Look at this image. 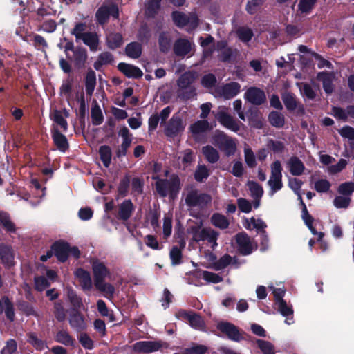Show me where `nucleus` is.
Here are the masks:
<instances>
[{
    "mask_svg": "<svg viewBox=\"0 0 354 354\" xmlns=\"http://www.w3.org/2000/svg\"><path fill=\"white\" fill-rule=\"evenodd\" d=\"M91 266L95 288L101 292L106 293L109 297H113L115 292L114 286L111 283H105L106 278L111 275L110 270L103 262L98 259L93 260Z\"/></svg>",
    "mask_w": 354,
    "mask_h": 354,
    "instance_id": "nucleus-1",
    "label": "nucleus"
},
{
    "mask_svg": "<svg viewBox=\"0 0 354 354\" xmlns=\"http://www.w3.org/2000/svg\"><path fill=\"white\" fill-rule=\"evenodd\" d=\"M152 179L156 180L155 189L160 197L169 196L171 200L176 198L181 189L180 179L177 174H173L169 179L160 178L158 175L153 176Z\"/></svg>",
    "mask_w": 354,
    "mask_h": 354,
    "instance_id": "nucleus-2",
    "label": "nucleus"
},
{
    "mask_svg": "<svg viewBox=\"0 0 354 354\" xmlns=\"http://www.w3.org/2000/svg\"><path fill=\"white\" fill-rule=\"evenodd\" d=\"M212 143L227 156L234 154L236 145L233 138L229 137L225 132L216 130L212 136Z\"/></svg>",
    "mask_w": 354,
    "mask_h": 354,
    "instance_id": "nucleus-3",
    "label": "nucleus"
},
{
    "mask_svg": "<svg viewBox=\"0 0 354 354\" xmlns=\"http://www.w3.org/2000/svg\"><path fill=\"white\" fill-rule=\"evenodd\" d=\"M192 239L195 242L201 241H207L208 243H212V248L218 245L216 242L219 233L216 230L209 227H204L201 229L200 226H194L192 227Z\"/></svg>",
    "mask_w": 354,
    "mask_h": 354,
    "instance_id": "nucleus-4",
    "label": "nucleus"
},
{
    "mask_svg": "<svg viewBox=\"0 0 354 354\" xmlns=\"http://www.w3.org/2000/svg\"><path fill=\"white\" fill-rule=\"evenodd\" d=\"M216 329L231 341L239 342L244 339L243 335L245 333L238 326L227 321L218 322Z\"/></svg>",
    "mask_w": 354,
    "mask_h": 354,
    "instance_id": "nucleus-5",
    "label": "nucleus"
},
{
    "mask_svg": "<svg viewBox=\"0 0 354 354\" xmlns=\"http://www.w3.org/2000/svg\"><path fill=\"white\" fill-rule=\"evenodd\" d=\"M168 347L167 342L158 341H139L132 346V350L137 353H151L159 351L161 348Z\"/></svg>",
    "mask_w": 354,
    "mask_h": 354,
    "instance_id": "nucleus-6",
    "label": "nucleus"
},
{
    "mask_svg": "<svg viewBox=\"0 0 354 354\" xmlns=\"http://www.w3.org/2000/svg\"><path fill=\"white\" fill-rule=\"evenodd\" d=\"M211 202L212 196L209 194H198L197 190L189 192L185 197V204L190 207H205Z\"/></svg>",
    "mask_w": 354,
    "mask_h": 354,
    "instance_id": "nucleus-7",
    "label": "nucleus"
},
{
    "mask_svg": "<svg viewBox=\"0 0 354 354\" xmlns=\"http://www.w3.org/2000/svg\"><path fill=\"white\" fill-rule=\"evenodd\" d=\"M185 124L182 118L177 114L173 115L165 128V134L169 138H175L180 135L185 130Z\"/></svg>",
    "mask_w": 354,
    "mask_h": 354,
    "instance_id": "nucleus-8",
    "label": "nucleus"
},
{
    "mask_svg": "<svg viewBox=\"0 0 354 354\" xmlns=\"http://www.w3.org/2000/svg\"><path fill=\"white\" fill-rule=\"evenodd\" d=\"M174 23L180 27L188 26V30L196 28L198 25V18L195 14L187 15L182 12H174L172 14Z\"/></svg>",
    "mask_w": 354,
    "mask_h": 354,
    "instance_id": "nucleus-9",
    "label": "nucleus"
},
{
    "mask_svg": "<svg viewBox=\"0 0 354 354\" xmlns=\"http://www.w3.org/2000/svg\"><path fill=\"white\" fill-rule=\"evenodd\" d=\"M135 206L131 199H125L119 204L118 210L114 213L118 220L127 222L133 215Z\"/></svg>",
    "mask_w": 354,
    "mask_h": 354,
    "instance_id": "nucleus-10",
    "label": "nucleus"
},
{
    "mask_svg": "<svg viewBox=\"0 0 354 354\" xmlns=\"http://www.w3.org/2000/svg\"><path fill=\"white\" fill-rule=\"evenodd\" d=\"M216 118L222 126L234 132H238L240 129V125L243 124L241 122L235 120L230 114L225 111L219 112Z\"/></svg>",
    "mask_w": 354,
    "mask_h": 354,
    "instance_id": "nucleus-11",
    "label": "nucleus"
},
{
    "mask_svg": "<svg viewBox=\"0 0 354 354\" xmlns=\"http://www.w3.org/2000/svg\"><path fill=\"white\" fill-rule=\"evenodd\" d=\"M54 255L59 262L64 263L68 258L70 244L64 241H56L51 245Z\"/></svg>",
    "mask_w": 354,
    "mask_h": 354,
    "instance_id": "nucleus-12",
    "label": "nucleus"
},
{
    "mask_svg": "<svg viewBox=\"0 0 354 354\" xmlns=\"http://www.w3.org/2000/svg\"><path fill=\"white\" fill-rule=\"evenodd\" d=\"M235 237L239 252L243 256L250 254L253 251V248L247 233L244 232L238 233Z\"/></svg>",
    "mask_w": 354,
    "mask_h": 354,
    "instance_id": "nucleus-13",
    "label": "nucleus"
},
{
    "mask_svg": "<svg viewBox=\"0 0 354 354\" xmlns=\"http://www.w3.org/2000/svg\"><path fill=\"white\" fill-rule=\"evenodd\" d=\"M68 323L70 326L77 333H81L87 328L85 317L80 311L71 312Z\"/></svg>",
    "mask_w": 354,
    "mask_h": 354,
    "instance_id": "nucleus-14",
    "label": "nucleus"
},
{
    "mask_svg": "<svg viewBox=\"0 0 354 354\" xmlns=\"http://www.w3.org/2000/svg\"><path fill=\"white\" fill-rule=\"evenodd\" d=\"M74 275L78 279L80 286L84 291H90L93 288V282L88 271L78 268L75 270Z\"/></svg>",
    "mask_w": 354,
    "mask_h": 354,
    "instance_id": "nucleus-15",
    "label": "nucleus"
},
{
    "mask_svg": "<svg viewBox=\"0 0 354 354\" xmlns=\"http://www.w3.org/2000/svg\"><path fill=\"white\" fill-rule=\"evenodd\" d=\"M180 317L185 320H187L189 325L194 329L201 330L204 326V321L201 315L194 312H187L185 310H181L178 312Z\"/></svg>",
    "mask_w": 354,
    "mask_h": 354,
    "instance_id": "nucleus-16",
    "label": "nucleus"
},
{
    "mask_svg": "<svg viewBox=\"0 0 354 354\" xmlns=\"http://www.w3.org/2000/svg\"><path fill=\"white\" fill-rule=\"evenodd\" d=\"M51 136L54 145L62 152H66L69 149V143L67 138L57 128L51 131Z\"/></svg>",
    "mask_w": 354,
    "mask_h": 354,
    "instance_id": "nucleus-17",
    "label": "nucleus"
},
{
    "mask_svg": "<svg viewBox=\"0 0 354 354\" xmlns=\"http://www.w3.org/2000/svg\"><path fill=\"white\" fill-rule=\"evenodd\" d=\"M0 259L6 268H10L14 266V253L10 246L0 244Z\"/></svg>",
    "mask_w": 354,
    "mask_h": 354,
    "instance_id": "nucleus-18",
    "label": "nucleus"
},
{
    "mask_svg": "<svg viewBox=\"0 0 354 354\" xmlns=\"http://www.w3.org/2000/svg\"><path fill=\"white\" fill-rule=\"evenodd\" d=\"M245 98L248 102L255 105H261L266 100L263 90H246Z\"/></svg>",
    "mask_w": 354,
    "mask_h": 354,
    "instance_id": "nucleus-19",
    "label": "nucleus"
},
{
    "mask_svg": "<svg viewBox=\"0 0 354 354\" xmlns=\"http://www.w3.org/2000/svg\"><path fill=\"white\" fill-rule=\"evenodd\" d=\"M287 165L292 176H301L304 171L305 165L297 156L290 157Z\"/></svg>",
    "mask_w": 354,
    "mask_h": 354,
    "instance_id": "nucleus-20",
    "label": "nucleus"
},
{
    "mask_svg": "<svg viewBox=\"0 0 354 354\" xmlns=\"http://www.w3.org/2000/svg\"><path fill=\"white\" fill-rule=\"evenodd\" d=\"M192 44L187 39H179L176 41L174 51L177 56H185L192 50Z\"/></svg>",
    "mask_w": 354,
    "mask_h": 354,
    "instance_id": "nucleus-21",
    "label": "nucleus"
},
{
    "mask_svg": "<svg viewBox=\"0 0 354 354\" xmlns=\"http://www.w3.org/2000/svg\"><path fill=\"white\" fill-rule=\"evenodd\" d=\"M66 295L71 304V312L80 311L81 308L83 306L82 299L77 295L76 291L71 287L68 288Z\"/></svg>",
    "mask_w": 354,
    "mask_h": 354,
    "instance_id": "nucleus-22",
    "label": "nucleus"
},
{
    "mask_svg": "<svg viewBox=\"0 0 354 354\" xmlns=\"http://www.w3.org/2000/svg\"><path fill=\"white\" fill-rule=\"evenodd\" d=\"M118 69L128 77L137 78L142 75V71L137 66L120 63L118 64Z\"/></svg>",
    "mask_w": 354,
    "mask_h": 354,
    "instance_id": "nucleus-23",
    "label": "nucleus"
},
{
    "mask_svg": "<svg viewBox=\"0 0 354 354\" xmlns=\"http://www.w3.org/2000/svg\"><path fill=\"white\" fill-rule=\"evenodd\" d=\"M55 342L60 343L66 346L75 347L76 342L75 339L69 334L67 330H59L55 337Z\"/></svg>",
    "mask_w": 354,
    "mask_h": 354,
    "instance_id": "nucleus-24",
    "label": "nucleus"
},
{
    "mask_svg": "<svg viewBox=\"0 0 354 354\" xmlns=\"http://www.w3.org/2000/svg\"><path fill=\"white\" fill-rule=\"evenodd\" d=\"M278 306V310L281 313V315L283 317H286L285 319V323L290 325L292 324L293 321V309L292 306H288L286 301L285 300H281L279 303L277 304Z\"/></svg>",
    "mask_w": 354,
    "mask_h": 354,
    "instance_id": "nucleus-25",
    "label": "nucleus"
},
{
    "mask_svg": "<svg viewBox=\"0 0 354 354\" xmlns=\"http://www.w3.org/2000/svg\"><path fill=\"white\" fill-rule=\"evenodd\" d=\"M201 152L206 160L211 164L217 162L220 158L218 151L212 145H208L203 147Z\"/></svg>",
    "mask_w": 354,
    "mask_h": 354,
    "instance_id": "nucleus-26",
    "label": "nucleus"
},
{
    "mask_svg": "<svg viewBox=\"0 0 354 354\" xmlns=\"http://www.w3.org/2000/svg\"><path fill=\"white\" fill-rule=\"evenodd\" d=\"M281 98L288 111H293L297 109V101L293 93L288 92V90H285V91L281 93Z\"/></svg>",
    "mask_w": 354,
    "mask_h": 354,
    "instance_id": "nucleus-27",
    "label": "nucleus"
},
{
    "mask_svg": "<svg viewBox=\"0 0 354 354\" xmlns=\"http://www.w3.org/2000/svg\"><path fill=\"white\" fill-rule=\"evenodd\" d=\"M212 224L221 230H225L229 227L230 222L227 217L220 213H214L211 217Z\"/></svg>",
    "mask_w": 354,
    "mask_h": 354,
    "instance_id": "nucleus-28",
    "label": "nucleus"
},
{
    "mask_svg": "<svg viewBox=\"0 0 354 354\" xmlns=\"http://www.w3.org/2000/svg\"><path fill=\"white\" fill-rule=\"evenodd\" d=\"M216 48L219 53L218 56L222 61L225 62L230 59L232 54V50L230 48L227 47L226 41H218L216 45Z\"/></svg>",
    "mask_w": 354,
    "mask_h": 354,
    "instance_id": "nucleus-29",
    "label": "nucleus"
},
{
    "mask_svg": "<svg viewBox=\"0 0 354 354\" xmlns=\"http://www.w3.org/2000/svg\"><path fill=\"white\" fill-rule=\"evenodd\" d=\"M100 158L105 167H109L111 165L112 152L109 145H102L98 151Z\"/></svg>",
    "mask_w": 354,
    "mask_h": 354,
    "instance_id": "nucleus-30",
    "label": "nucleus"
},
{
    "mask_svg": "<svg viewBox=\"0 0 354 354\" xmlns=\"http://www.w3.org/2000/svg\"><path fill=\"white\" fill-rule=\"evenodd\" d=\"M209 123L206 120H198L190 125L189 130L193 136L205 132L209 130Z\"/></svg>",
    "mask_w": 354,
    "mask_h": 354,
    "instance_id": "nucleus-31",
    "label": "nucleus"
},
{
    "mask_svg": "<svg viewBox=\"0 0 354 354\" xmlns=\"http://www.w3.org/2000/svg\"><path fill=\"white\" fill-rule=\"evenodd\" d=\"M0 224L4 230L10 233H15L16 226L10 220V215L5 212H0Z\"/></svg>",
    "mask_w": 354,
    "mask_h": 354,
    "instance_id": "nucleus-32",
    "label": "nucleus"
},
{
    "mask_svg": "<svg viewBox=\"0 0 354 354\" xmlns=\"http://www.w3.org/2000/svg\"><path fill=\"white\" fill-rule=\"evenodd\" d=\"M80 39L90 48L91 50H97L99 39L96 33L86 32Z\"/></svg>",
    "mask_w": 354,
    "mask_h": 354,
    "instance_id": "nucleus-33",
    "label": "nucleus"
},
{
    "mask_svg": "<svg viewBox=\"0 0 354 354\" xmlns=\"http://www.w3.org/2000/svg\"><path fill=\"white\" fill-rule=\"evenodd\" d=\"M268 121L272 126L281 128L284 126L285 118L281 113L273 111L268 115Z\"/></svg>",
    "mask_w": 354,
    "mask_h": 354,
    "instance_id": "nucleus-34",
    "label": "nucleus"
},
{
    "mask_svg": "<svg viewBox=\"0 0 354 354\" xmlns=\"http://www.w3.org/2000/svg\"><path fill=\"white\" fill-rule=\"evenodd\" d=\"M2 301L3 303V311L5 312L6 318L10 322H13L15 318L13 303L10 301L8 296H3Z\"/></svg>",
    "mask_w": 354,
    "mask_h": 354,
    "instance_id": "nucleus-35",
    "label": "nucleus"
},
{
    "mask_svg": "<svg viewBox=\"0 0 354 354\" xmlns=\"http://www.w3.org/2000/svg\"><path fill=\"white\" fill-rule=\"evenodd\" d=\"M51 119L57 124L59 125L64 132L68 131V122L62 115V111L60 110L55 109L50 114Z\"/></svg>",
    "mask_w": 354,
    "mask_h": 354,
    "instance_id": "nucleus-36",
    "label": "nucleus"
},
{
    "mask_svg": "<svg viewBox=\"0 0 354 354\" xmlns=\"http://www.w3.org/2000/svg\"><path fill=\"white\" fill-rule=\"evenodd\" d=\"M125 51L128 57L137 59L141 55L142 46L139 43L132 42L126 46Z\"/></svg>",
    "mask_w": 354,
    "mask_h": 354,
    "instance_id": "nucleus-37",
    "label": "nucleus"
},
{
    "mask_svg": "<svg viewBox=\"0 0 354 354\" xmlns=\"http://www.w3.org/2000/svg\"><path fill=\"white\" fill-rule=\"evenodd\" d=\"M171 37L168 32H162L158 37L159 48L161 52L167 53L171 48Z\"/></svg>",
    "mask_w": 354,
    "mask_h": 354,
    "instance_id": "nucleus-38",
    "label": "nucleus"
},
{
    "mask_svg": "<svg viewBox=\"0 0 354 354\" xmlns=\"http://www.w3.org/2000/svg\"><path fill=\"white\" fill-rule=\"evenodd\" d=\"M91 118L92 124L95 126H98L103 122L104 115L98 104H95L91 107Z\"/></svg>",
    "mask_w": 354,
    "mask_h": 354,
    "instance_id": "nucleus-39",
    "label": "nucleus"
},
{
    "mask_svg": "<svg viewBox=\"0 0 354 354\" xmlns=\"http://www.w3.org/2000/svg\"><path fill=\"white\" fill-rule=\"evenodd\" d=\"M209 176V171L205 165H198L194 174V179L198 183L204 182Z\"/></svg>",
    "mask_w": 354,
    "mask_h": 354,
    "instance_id": "nucleus-40",
    "label": "nucleus"
},
{
    "mask_svg": "<svg viewBox=\"0 0 354 354\" xmlns=\"http://www.w3.org/2000/svg\"><path fill=\"white\" fill-rule=\"evenodd\" d=\"M130 185V177L126 175L123 178H122L120 181V183L118 187V196L117 198L120 197H125L127 196L129 192V188Z\"/></svg>",
    "mask_w": 354,
    "mask_h": 354,
    "instance_id": "nucleus-41",
    "label": "nucleus"
},
{
    "mask_svg": "<svg viewBox=\"0 0 354 354\" xmlns=\"http://www.w3.org/2000/svg\"><path fill=\"white\" fill-rule=\"evenodd\" d=\"M247 185L253 198H261L263 196L264 192L263 189L258 183L249 180Z\"/></svg>",
    "mask_w": 354,
    "mask_h": 354,
    "instance_id": "nucleus-42",
    "label": "nucleus"
},
{
    "mask_svg": "<svg viewBox=\"0 0 354 354\" xmlns=\"http://www.w3.org/2000/svg\"><path fill=\"white\" fill-rule=\"evenodd\" d=\"M169 257L171 259V264L173 266H177L182 263V250L176 245H174L170 250Z\"/></svg>",
    "mask_w": 354,
    "mask_h": 354,
    "instance_id": "nucleus-43",
    "label": "nucleus"
},
{
    "mask_svg": "<svg viewBox=\"0 0 354 354\" xmlns=\"http://www.w3.org/2000/svg\"><path fill=\"white\" fill-rule=\"evenodd\" d=\"M113 61V57L111 53L105 52L100 54L97 59L94 63V68L100 71L103 65L109 64Z\"/></svg>",
    "mask_w": 354,
    "mask_h": 354,
    "instance_id": "nucleus-44",
    "label": "nucleus"
},
{
    "mask_svg": "<svg viewBox=\"0 0 354 354\" xmlns=\"http://www.w3.org/2000/svg\"><path fill=\"white\" fill-rule=\"evenodd\" d=\"M106 41L109 47L115 49L122 45V37L119 33H109L106 37Z\"/></svg>",
    "mask_w": 354,
    "mask_h": 354,
    "instance_id": "nucleus-45",
    "label": "nucleus"
},
{
    "mask_svg": "<svg viewBox=\"0 0 354 354\" xmlns=\"http://www.w3.org/2000/svg\"><path fill=\"white\" fill-rule=\"evenodd\" d=\"M53 313L58 322H62L66 319V314L62 301H58L55 302Z\"/></svg>",
    "mask_w": 354,
    "mask_h": 354,
    "instance_id": "nucleus-46",
    "label": "nucleus"
},
{
    "mask_svg": "<svg viewBox=\"0 0 354 354\" xmlns=\"http://www.w3.org/2000/svg\"><path fill=\"white\" fill-rule=\"evenodd\" d=\"M195 79V73L192 72H187L181 75L178 80V84L180 88H187V86Z\"/></svg>",
    "mask_w": 354,
    "mask_h": 354,
    "instance_id": "nucleus-47",
    "label": "nucleus"
},
{
    "mask_svg": "<svg viewBox=\"0 0 354 354\" xmlns=\"http://www.w3.org/2000/svg\"><path fill=\"white\" fill-rule=\"evenodd\" d=\"M18 309L27 316L36 315V312L31 304L29 302L21 300L17 302Z\"/></svg>",
    "mask_w": 354,
    "mask_h": 354,
    "instance_id": "nucleus-48",
    "label": "nucleus"
},
{
    "mask_svg": "<svg viewBox=\"0 0 354 354\" xmlns=\"http://www.w3.org/2000/svg\"><path fill=\"white\" fill-rule=\"evenodd\" d=\"M176 100L186 102L192 100L196 95V90H176Z\"/></svg>",
    "mask_w": 354,
    "mask_h": 354,
    "instance_id": "nucleus-49",
    "label": "nucleus"
},
{
    "mask_svg": "<svg viewBox=\"0 0 354 354\" xmlns=\"http://www.w3.org/2000/svg\"><path fill=\"white\" fill-rule=\"evenodd\" d=\"M337 192L343 196H351L354 192V183L350 181L340 184L337 188Z\"/></svg>",
    "mask_w": 354,
    "mask_h": 354,
    "instance_id": "nucleus-50",
    "label": "nucleus"
},
{
    "mask_svg": "<svg viewBox=\"0 0 354 354\" xmlns=\"http://www.w3.org/2000/svg\"><path fill=\"white\" fill-rule=\"evenodd\" d=\"M333 78V74L327 72L319 73L317 75L318 81L322 82L323 88H330Z\"/></svg>",
    "mask_w": 354,
    "mask_h": 354,
    "instance_id": "nucleus-51",
    "label": "nucleus"
},
{
    "mask_svg": "<svg viewBox=\"0 0 354 354\" xmlns=\"http://www.w3.org/2000/svg\"><path fill=\"white\" fill-rule=\"evenodd\" d=\"M78 340L85 349L92 350L94 348L93 341L86 333H80L78 335Z\"/></svg>",
    "mask_w": 354,
    "mask_h": 354,
    "instance_id": "nucleus-52",
    "label": "nucleus"
},
{
    "mask_svg": "<svg viewBox=\"0 0 354 354\" xmlns=\"http://www.w3.org/2000/svg\"><path fill=\"white\" fill-rule=\"evenodd\" d=\"M267 147L274 153H282L284 151L285 145L283 142L273 139H269L267 142Z\"/></svg>",
    "mask_w": 354,
    "mask_h": 354,
    "instance_id": "nucleus-53",
    "label": "nucleus"
},
{
    "mask_svg": "<svg viewBox=\"0 0 354 354\" xmlns=\"http://www.w3.org/2000/svg\"><path fill=\"white\" fill-rule=\"evenodd\" d=\"M237 35L243 42H248L253 36L252 30L247 27H241L236 31Z\"/></svg>",
    "mask_w": 354,
    "mask_h": 354,
    "instance_id": "nucleus-54",
    "label": "nucleus"
},
{
    "mask_svg": "<svg viewBox=\"0 0 354 354\" xmlns=\"http://www.w3.org/2000/svg\"><path fill=\"white\" fill-rule=\"evenodd\" d=\"M257 344L263 354H274V346L270 342L257 339Z\"/></svg>",
    "mask_w": 354,
    "mask_h": 354,
    "instance_id": "nucleus-55",
    "label": "nucleus"
},
{
    "mask_svg": "<svg viewBox=\"0 0 354 354\" xmlns=\"http://www.w3.org/2000/svg\"><path fill=\"white\" fill-rule=\"evenodd\" d=\"M232 261V257L228 254H225L214 263V268L216 270H223L228 266Z\"/></svg>",
    "mask_w": 354,
    "mask_h": 354,
    "instance_id": "nucleus-56",
    "label": "nucleus"
},
{
    "mask_svg": "<svg viewBox=\"0 0 354 354\" xmlns=\"http://www.w3.org/2000/svg\"><path fill=\"white\" fill-rule=\"evenodd\" d=\"M109 17V9L108 6L100 7L96 12V18L101 24H104Z\"/></svg>",
    "mask_w": 354,
    "mask_h": 354,
    "instance_id": "nucleus-57",
    "label": "nucleus"
},
{
    "mask_svg": "<svg viewBox=\"0 0 354 354\" xmlns=\"http://www.w3.org/2000/svg\"><path fill=\"white\" fill-rule=\"evenodd\" d=\"M331 187L330 182L326 179H319L315 183L314 188L319 193L327 192Z\"/></svg>",
    "mask_w": 354,
    "mask_h": 354,
    "instance_id": "nucleus-58",
    "label": "nucleus"
},
{
    "mask_svg": "<svg viewBox=\"0 0 354 354\" xmlns=\"http://www.w3.org/2000/svg\"><path fill=\"white\" fill-rule=\"evenodd\" d=\"M17 344L13 339H10L6 342V346L1 349V354H13L17 351Z\"/></svg>",
    "mask_w": 354,
    "mask_h": 354,
    "instance_id": "nucleus-59",
    "label": "nucleus"
},
{
    "mask_svg": "<svg viewBox=\"0 0 354 354\" xmlns=\"http://www.w3.org/2000/svg\"><path fill=\"white\" fill-rule=\"evenodd\" d=\"M132 140H124L122 144L115 151V156L118 158L125 156L127 153V150L130 147Z\"/></svg>",
    "mask_w": 354,
    "mask_h": 354,
    "instance_id": "nucleus-60",
    "label": "nucleus"
},
{
    "mask_svg": "<svg viewBox=\"0 0 354 354\" xmlns=\"http://www.w3.org/2000/svg\"><path fill=\"white\" fill-rule=\"evenodd\" d=\"M245 161L247 165L250 168H254L257 165V162L254 152L250 148H246L244 150Z\"/></svg>",
    "mask_w": 354,
    "mask_h": 354,
    "instance_id": "nucleus-61",
    "label": "nucleus"
},
{
    "mask_svg": "<svg viewBox=\"0 0 354 354\" xmlns=\"http://www.w3.org/2000/svg\"><path fill=\"white\" fill-rule=\"evenodd\" d=\"M347 164L346 160L341 158L336 165L328 167V172L332 174L339 173L346 168Z\"/></svg>",
    "mask_w": 354,
    "mask_h": 354,
    "instance_id": "nucleus-62",
    "label": "nucleus"
},
{
    "mask_svg": "<svg viewBox=\"0 0 354 354\" xmlns=\"http://www.w3.org/2000/svg\"><path fill=\"white\" fill-rule=\"evenodd\" d=\"M161 0H147L146 4L147 13L149 16L153 15L160 8Z\"/></svg>",
    "mask_w": 354,
    "mask_h": 354,
    "instance_id": "nucleus-63",
    "label": "nucleus"
},
{
    "mask_svg": "<svg viewBox=\"0 0 354 354\" xmlns=\"http://www.w3.org/2000/svg\"><path fill=\"white\" fill-rule=\"evenodd\" d=\"M189 354H205L208 348L202 344H193V346L186 348Z\"/></svg>",
    "mask_w": 354,
    "mask_h": 354,
    "instance_id": "nucleus-64",
    "label": "nucleus"
}]
</instances>
